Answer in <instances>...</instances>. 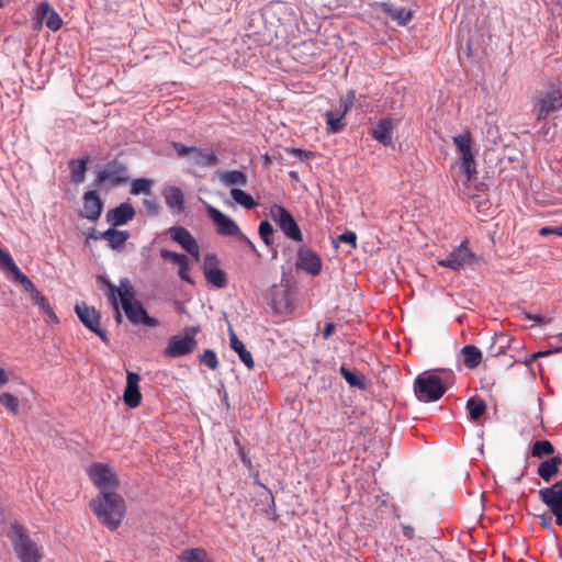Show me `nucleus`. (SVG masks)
<instances>
[{"instance_id": "50", "label": "nucleus", "mask_w": 562, "mask_h": 562, "mask_svg": "<svg viewBox=\"0 0 562 562\" xmlns=\"http://www.w3.org/2000/svg\"><path fill=\"white\" fill-rule=\"evenodd\" d=\"M189 271H190V265H189V260L187 259L183 263H181L179 266V270H178L179 278L186 282H191Z\"/></svg>"}, {"instance_id": "1", "label": "nucleus", "mask_w": 562, "mask_h": 562, "mask_svg": "<svg viewBox=\"0 0 562 562\" xmlns=\"http://www.w3.org/2000/svg\"><path fill=\"white\" fill-rule=\"evenodd\" d=\"M105 284L108 288L106 296L115 310V318L117 323L122 321V315L119 310L116 294L120 297V302L126 317L132 324H143L148 327H156L158 325V321L147 314L142 303L134 301L135 293L128 279H122L119 288L109 281H106Z\"/></svg>"}, {"instance_id": "46", "label": "nucleus", "mask_w": 562, "mask_h": 562, "mask_svg": "<svg viewBox=\"0 0 562 562\" xmlns=\"http://www.w3.org/2000/svg\"><path fill=\"white\" fill-rule=\"evenodd\" d=\"M201 362L211 370L218 368V360L216 353L212 349H206L201 356Z\"/></svg>"}, {"instance_id": "60", "label": "nucleus", "mask_w": 562, "mask_h": 562, "mask_svg": "<svg viewBox=\"0 0 562 562\" xmlns=\"http://www.w3.org/2000/svg\"><path fill=\"white\" fill-rule=\"evenodd\" d=\"M292 153L295 155H301L303 151L301 149L293 148Z\"/></svg>"}, {"instance_id": "48", "label": "nucleus", "mask_w": 562, "mask_h": 562, "mask_svg": "<svg viewBox=\"0 0 562 562\" xmlns=\"http://www.w3.org/2000/svg\"><path fill=\"white\" fill-rule=\"evenodd\" d=\"M171 145L179 157H186L190 154H193V150L195 147V146H186L180 142H172Z\"/></svg>"}, {"instance_id": "31", "label": "nucleus", "mask_w": 562, "mask_h": 562, "mask_svg": "<svg viewBox=\"0 0 562 562\" xmlns=\"http://www.w3.org/2000/svg\"><path fill=\"white\" fill-rule=\"evenodd\" d=\"M471 420H479L486 412V403L479 396H472L467 401L465 405Z\"/></svg>"}, {"instance_id": "34", "label": "nucleus", "mask_w": 562, "mask_h": 562, "mask_svg": "<svg viewBox=\"0 0 562 562\" xmlns=\"http://www.w3.org/2000/svg\"><path fill=\"white\" fill-rule=\"evenodd\" d=\"M346 115H342L341 112L334 113L333 111H327L325 113L326 117V128L329 133H339L341 132L346 123L344 122Z\"/></svg>"}, {"instance_id": "10", "label": "nucleus", "mask_w": 562, "mask_h": 562, "mask_svg": "<svg viewBox=\"0 0 562 562\" xmlns=\"http://www.w3.org/2000/svg\"><path fill=\"white\" fill-rule=\"evenodd\" d=\"M127 168L119 160H112L97 173L98 183H106L110 187L124 184L128 181Z\"/></svg>"}, {"instance_id": "49", "label": "nucleus", "mask_w": 562, "mask_h": 562, "mask_svg": "<svg viewBox=\"0 0 562 562\" xmlns=\"http://www.w3.org/2000/svg\"><path fill=\"white\" fill-rule=\"evenodd\" d=\"M339 240L349 244L352 248L357 247V235L355 232H345L339 236Z\"/></svg>"}, {"instance_id": "45", "label": "nucleus", "mask_w": 562, "mask_h": 562, "mask_svg": "<svg viewBox=\"0 0 562 562\" xmlns=\"http://www.w3.org/2000/svg\"><path fill=\"white\" fill-rule=\"evenodd\" d=\"M356 99V93L353 90H349L347 91L346 94L341 95L340 100H339V105H340V109H341V113L342 115H346L350 109L352 108L353 105V101Z\"/></svg>"}, {"instance_id": "5", "label": "nucleus", "mask_w": 562, "mask_h": 562, "mask_svg": "<svg viewBox=\"0 0 562 562\" xmlns=\"http://www.w3.org/2000/svg\"><path fill=\"white\" fill-rule=\"evenodd\" d=\"M562 109V90L551 86L548 91L541 92L533 104L537 121H544L552 112Z\"/></svg>"}, {"instance_id": "26", "label": "nucleus", "mask_w": 562, "mask_h": 562, "mask_svg": "<svg viewBox=\"0 0 562 562\" xmlns=\"http://www.w3.org/2000/svg\"><path fill=\"white\" fill-rule=\"evenodd\" d=\"M562 463V457L554 456L543 462H541L538 467V475L544 481L549 482L554 475L559 472V467Z\"/></svg>"}, {"instance_id": "2", "label": "nucleus", "mask_w": 562, "mask_h": 562, "mask_svg": "<svg viewBox=\"0 0 562 562\" xmlns=\"http://www.w3.org/2000/svg\"><path fill=\"white\" fill-rule=\"evenodd\" d=\"M89 505L99 521L110 530H115L125 516L124 498L116 492L99 493Z\"/></svg>"}, {"instance_id": "39", "label": "nucleus", "mask_w": 562, "mask_h": 562, "mask_svg": "<svg viewBox=\"0 0 562 562\" xmlns=\"http://www.w3.org/2000/svg\"><path fill=\"white\" fill-rule=\"evenodd\" d=\"M461 166L469 181H472L476 178L477 171L473 154L465 157H461Z\"/></svg>"}, {"instance_id": "23", "label": "nucleus", "mask_w": 562, "mask_h": 562, "mask_svg": "<svg viewBox=\"0 0 562 562\" xmlns=\"http://www.w3.org/2000/svg\"><path fill=\"white\" fill-rule=\"evenodd\" d=\"M380 9L400 25H406L413 18L412 11L404 7H395L390 2H381Z\"/></svg>"}, {"instance_id": "58", "label": "nucleus", "mask_w": 562, "mask_h": 562, "mask_svg": "<svg viewBox=\"0 0 562 562\" xmlns=\"http://www.w3.org/2000/svg\"><path fill=\"white\" fill-rule=\"evenodd\" d=\"M403 535L408 539H413L414 538V528L412 526L404 525L403 526Z\"/></svg>"}, {"instance_id": "30", "label": "nucleus", "mask_w": 562, "mask_h": 562, "mask_svg": "<svg viewBox=\"0 0 562 562\" xmlns=\"http://www.w3.org/2000/svg\"><path fill=\"white\" fill-rule=\"evenodd\" d=\"M461 353L463 357V363L469 369H475L482 361L481 350L473 345L464 346L461 349Z\"/></svg>"}, {"instance_id": "19", "label": "nucleus", "mask_w": 562, "mask_h": 562, "mask_svg": "<svg viewBox=\"0 0 562 562\" xmlns=\"http://www.w3.org/2000/svg\"><path fill=\"white\" fill-rule=\"evenodd\" d=\"M135 210L130 203H122L108 211L105 218L112 226H121L133 220Z\"/></svg>"}, {"instance_id": "47", "label": "nucleus", "mask_w": 562, "mask_h": 562, "mask_svg": "<svg viewBox=\"0 0 562 562\" xmlns=\"http://www.w3.org/2000/svg\"><path fill=\"white\" fill-rule=\"evenodd\" d=\"M38 307L41 308V311L47 315L48 317V322H52V323H58V317L57 315L55 314L54 310L52 308V306L49 305L48 303V300L44 296L42 297L41 301L37 302Z\"/></svg>"}, {"instance_id": "56", "label": "nucleus", "mask_w": 562, "mask_h": 562, "mask_svg": "<svg viewBox=\"0 0 562 562\" xmlns=\"http://www.w3.org/2000/svg\"><path fill=\"white\" fill-rule=\"evenodd\" d=\"M10 378L7 371L0 367V387L4 386L9 382Z\"/></svg>"}, {"instance_id": "3", "label": "nucleus", "mask_w": 562, "mask_h": 562, "mask_svg": "<svg viewBox=\"0 0 562 562\" xmlns=\"http://www.w3.org/2000/svg\"><path fill=\"white\" fill-rule=\"evenodd\" d=\"M9 538L21 562H40L42 560L40 547L30 538L23 526L13 524L10 528Z\"/></svg>"}, {"instance_id": "40", "label": "nucleus", "mask_w": 562, "mask_h": 562, "mask_svg": "<svg viewBox=\"0 0 562 562\" xmlns=\"http://www.w3.org/2000/svg\"><path fill=\"white\" fill-rule=\"evenodd\" d=\"M0 404L7 407L14 415L19 413L20 402L18 397L11 393H1Z\"/></svg>"}, {"instance_id": "6", "label": "nucleus", "mask_w": 562, "mask_h": 562, "mask_svg": "<svg viewBox=\"0 0 562 562\" xmlns=\"http://www.w3.org/2000/svg\"><path fill=\"white\" fill-rule=\"evenodd\" d=\"M199 331V327H187L184 329L183 336H172L169 339L168 346L166 347L164 355L167 357L176 358L192 352L196 345L195 336Z\"/></svg>"}, {"instance_id": "61", "label": "nucleus", "mask_w": 562, "mask_h": 562, "mask_svg": "<svg viewBox=\"0 0 562 562\" xmlns=\"http://www.w3.org/2000/svg\"><path fill=\"white\" fill-rule=\"evenodd\" d=\"M9 0H0V9H2Z\"/></svg>"}, {"instance_id": "11", "label": "nucleus", "mask_w": 562, "mask_h": 562, "mask_svg": "<svg viewBox=\"0 0 562 562\" xmlns=\"http://www.w3.org/2000/svg\"><path fill=\"white\" fill-rule=\"evenodd\" d=\"M538 495L554 515L557 524L562 525V480L539 490Z\"/></svg>"}, {"instance_id": "52", "label": "nucleus", "mask_w": 562, "mask_h": 562, "mask_svg": "<svg viewBox=\"0 0 562 562\" xmlns=\"http://www.w3.org/2000/svg\"><path fill=\"white\" fill-rule=\"evenodd\" d=\"M239 240H243L246 243V245L248 246L249 250L251 252H254L255 255H257L258 257L260 256L259 251L257 250L256 246L254 245V243L241 232L240 235L237 237Z\"/></svg>"}, {"instance_id": "14", "label": "nucleus", "mask_w": 562, "mask_h": 562, "mask_svg": "<svg viewBox=\"0 0 562 562\" xmlns=\"http://www.w3.org/2000/svg\"><path fill=\"white\" fill-rule=\"evenodd\" d=\"M75 311L87 328L95 333L103 341H106L105 331L100 325V314L94 307L88 306L86 303H80L75 306Z\"/></svg>"}, {"instance_id": "57", "label": "nucleus", "mask_w": 562, "mask_h": 562, "mask_svg": "<svg viewBox=\"0 0 562 562\" xmlns=\"http://www.w3.org/2000/svg\"><path fill=\"white\" fill-rule=\"evenodd\" d=\"M30 296L34 304H37V302L41 301L42 297H44V295L36 288L30 292Z\"/></svg>"}, {"instance_id": "17", "label": "nucleus", "mask_w": 562, "mask_h": 562, "mask_svg": "<svg viewBox=\"0 0 562 562\" xmlns=\"http://www.w3.org/2000/svg\"><path fill=\"white\" fill-rule=\"evenodd\" d=\"M171 238L180 244L182 248L188 251L191 256L199 260L200 249L196 240L191 233L182 226H173L170 228Z\"/></svg>"}, {"instance_id": "54", "label": "nucleus", "mask_w": 562, "mask_h": 562, "mask_svg": "<svg viewBox=\"0 0 562 562\" xmlns=\"http://www.w3.org/2000/svg\"><path fill=\"white\" fill-rule=\"evenodd\" d=\"M559 351H560V348H557L554 350L550 349V350L538 351L531 356V360H535L540 357H547V356H550V355H552L554 352H559Z\"/></svg>"}, {"instance_id": "9", "label": "nucleus", "mask_w": 562, "mask_h": 562, "mask_svg": "<svg viewBox=\"0 0 562 562\" xmlns=\"http://www.w3.org/2000/svg\"><path fill=\"white\" fill-rule=\"evenodd\" d=\"M88 475L100 493L115 492L119 487L117 475L106 464L93 463L88 470Z\"/></svg>"}, {"instance_id": "8", "label": "nucleus", "mask_w": 562, "mask_h": 562, "mask_svg": "<svg viewBox=\"0 0 562 562\" xmlns=\"http://www.w3.org/2000/svg\"><path fill=\"white\" fill-rule=\"evenodd\" d=\"M270 217L278 224L286 237L294 241H302V232L292 214L282 205L273 204L270 207Z\"/></svg>"}, {"instance_id": "43", "label": "nucleus", "mask_w": 562, "mask_h": 562, "mask_svg": "<svg viewBox=\"0 0 562 562\" xmlns=\"http://www.w3.org/2000/svg\"><path fill=\"white\" fill-rule=\"evenodd\" d=\"M159 254L164 260L177 265L178 267L188 259L186 255L178 254L168 249H161Z\"/></svg>"}, {"instance_id": "25", "label": "nucleus", "mask_w": 562, "mask_h": 562, "mask_svg": "<svg viewBox=\"0 0 562 562\" xmlns=\"http://www.w3.org/2000/svg\"><path fill=\"white\" fill-rule=\"evenodd\" d=\"M177 560L179 562H214L206 550L201 547L183 549Z\"/></svg>"}, {"instance_id": "15", "label": "nucleus", "mask_w": 562, "mask_h": 562, "mask_svg": "<svg viewBox=\"0 0 562 562\" xmlns=\"http://www.w3.org/2000/svg\"><path fill=\"white\" fill-rule=\"evenodd\" d=\"M296 267L312 276H318L322 271V259L312 249L302 247L297 251Z\"/></svg>"}, {"instance_id": "16", "label": "nucleus", "mask_w": 562, "mask_h": 562, "mask_svg": "<svg viewBox=\"0 0 562 562\" xmlns=\"http://www.w3.org/2000/svg\"><path fill=\"white\" fill-rule=\"evenodd\" d=\"M140 376L136 372L127 371L126 386L123 393L124 403L131 407L136 408L140 405L142 394L139 391Z\"/></svg>"}, {"instance_id": "51", "label": "nucleus", "mask_w": 562, "mask_h": 562, "mask_svg": "<svg viewBox=\"0 0 562 562\" xmlns=\"http://www.w3.org/2000/svg\"><path fill=\"white\" fill-rule=\"evenodd\" d=\"M539 234L541 236H549V235H558V236H562V225L561 226H544V227H541L540 231H539Z\"/></svg>"}, {"instance_id": "42", "label": "nucleus", "mask_w": 562, "mask_h": 562, "mask_svg": "<svg viewBox=\"0 0 562 562\" xmlns=\"http://www.w3.org/2000/svg\"><path fill=\"white\" fill-rule=\"evenodd\" d=\"M258 232L260 238L267 246L272 245L273 241L271 239V236L273 235L274 231L272 225L268 221L260 222Z\"/></svg>"}, {"instance_id": "36", "label": "nucleus", "mask_w": 562, "mask_h": 562, "mask_svg": "<svg viewBox=\"0 0 562 562\" xmlns=\"http://www.w3.org/2000/svg\"><path fill=\"white\" fill-rule=\"evenodd\" d=\"M87 164H88L87 158L69 161L70 176H71V180L74 182L80 183L83 181L85 173L87 170Z\"/></svg>"}, {"instance_id": "41", "label": "nucleus", "mask_w": 562, "mask_h": 562, "mask_svg": "<svg viewBox=\"0 0 562 562\" xmlns=\"http://www.w3.org/2000/svg\"><path fill=\"white\" fill-rule=\"evenodd\" d=\"M151 181L148 179L139 178L135 179L132 182L131 193L134 195L137 194H148L150 192Z\"/></svg>"}, {"instance_id": "7", "label": "nucleus", "mask_w": 562, "mask_h": 562, "mask_svg": "<svg viewBox=\"0 0 562 562\" xmlns=\"http://www.w3.org/2000/svg\"><path fill=\"white\" fill-rule=\"evenodd\" d=\"M476 260V255L469 248V240H463L447 257L437 259L440 267L459 271Z\"/></svg>"}, {"instance_id": "18", "label": "nucleus", "mask_w": 562, "mask_h": 562, "mask_svg": "<svg viewBox=\"0 0 562 562\" xmlns=\"http://www.w3.org/2000/svg\"><path fill=\"white\" fill-rule=\"evenodd\" d=\"M0 268L11 271L14 280L19 282L26 292L30 293L36 288L35 284L21 272L8 251L0 259Z\"/></svg>"}, {"instance_id": "22", "label": "nucleus", "mask_w": 562, "mask_h": 562, "mask_svg": "<svg viewBox=\"0 0 562 562\" xmlns=\"http://www.w3.org/2000/svg\"><path fill=\"white\" fill-rule=\"evenodd\" d=\"M167 206L172 213L180 214L184 210V194L178 187H167L162 191Z\"/></svg>"}, {"instance_id": "55", "label": "nucleus", "mask_w": 562, "mask_h": 562, "mask_svg": "<svg viewBox=\"0 0 562 562\" xmlns=\"http://www.w3.org/2000/svg\"><path fill=\"white\" fill-rule=\"evenodd\" d=\"M335 325L333 323H327L323 330V337L326 339L329 338L333 335Z\"/></svg>"}, {"instance_id": "35", "label": "nucleus", "mask_w": 562, "mask_h": 562, "mask_svg": "<svg viewBox=\"0 0 562 562\" xmlns=\"http://www.w3.org/2000/svg\"><path fill=\"white\" fill-rule=\"evenodd\" d=\"M50 3L48 1H42L35 8L34 13L32 15L33 21L35 22L34 29L41 30L44 24H46V19L50 11Z\"/></svg>"}, {"instance_id": "37", "label": "nucleus", "mask_w": 562, "mask_h": 562, "mask_svg": "<svg viewBox=\"0 0 562 562\" xmlns=\"http://www.w3.org/2000/svg\"><path fill=\"white\" fill-rule=\"evenodd\" d=\"M231 196L237 204L244 206L247 210H251L257 205L252 196L240 189L233 188L231 190Z\"/></svg>"}, {"instance_id": "38", "label": "nucleus", "mask_w": 562, "mask_h": 562, "mask_svg": "<svg viewBox=\"0 0 562 562\" xmlns=\"http://www.w3.org/2000/svg\"><path fill=\"white\" fill-rule=\"evenodd\" d=\"M554 452V447L549 440H538L533 443L531 449V456L535 458H543Z\"/></svg>"}, {"instance_id": "12", "label": "nucleus", "mask_w": 562, "mask_h": 562, "mask_svg": "<svg viewBox=\"0 0 562 562\" xmlns=\"http://www.w3.org/2000/svg\"><path fill=\"white\" fill-rule=\"evenodd\" d=\"M206 213L216 226V232L222 236H236L238 237L241 233L237 223L228 215L222 213L220 210L211 204L205 206Z\"/></svg>"}, {"instance_id": "32", "label": "nucleus", "mask_w": 562, "mask_h": 562, "mask_svg": "<svg viewBox=\"0 0 562 562\" xmlns=\"http://www.w3.org/2000/svg\"><path fill=\"white\" fill-rule=\"evenodd\" d=\"M339 372L350 386L362 391L367 389L366 375L363 373L353 372L345 366L340 367Z\"/></svg>"}, {"instance_id": "29", "label": "nucleus", "mask_w": 562, "mask_h": 562, "mask_svg": "<svg viewBox=\"0 0 562 562\" xmlns=\"http://www.w3.org/2000/svg\"><path fill=\"white\" fill-rule=\"evenodd\" d=\"M453 144L456 145L461 157L472 155V137L469 130H464L461 134L452 137Z\"/></svg>"}, {"instance_id": "27", "label": "nucleus", "mask_w": 562, "mask_h": 562, "mask_svg": "<svg viewBox=\"0 0 562 562\" xmlns=\"http://www.w3.org/2000/svg\"><path fill=\"white\" fill-rule=\"evenodd\" d=\"M231 347L232 349L238 353L240 361L248 368L252 369L255 366L252 356L250 351H248L245 345L237 338L234 330L229 331Z\"/></svg>"}, {"instance_id": "53", "label": "nucleus", "mask_w": 562, "mask_h": 562, "mask_svg": "<svg viewBox=\"0 0 562 562\" xmlns=\"http://www.w3.org/2000/svg\"><path fill=\"white\" fill-rule=\"evenodd\" d=\"M239 457H240V460L243 462V464L251 470L252 469V462L250 460V458L245 453V451L243 449L239 450Z\"/></svg>"}, {"instance_id": "21", "label": "nucleus", "mask_w": 562, "mask_h": 562, "mask_svg": "<svg viewBox=\"0 0 562 562\" xmlns=\"http://www.w3.org/2000/svg\"><path fill=\"white\" fill-rule=\"evenodd\" d=\"M102 201L95 191H88L83 195V214L82 216L95 221L99 218L102 212Z\"/></svg>"}, {"instance_id": "63", "label": "nucleus", "mask_w": 562, "mask_h": 562, "mask_svg": "<svg viewBox=\"0 0 562 562\" xmlns=\"http://www.w3.org/2000/svg\"><path fill=\"white\" fill-rule=\"evenodd\" d=\"M502 352V348L495 352V356H498Z\"/></svg>"}, {"instance_id": "13", "label": "nucleus", "mask_w": 562, "mask_h": 562, "mask_svg": "<svg viewBox=\"0 0 562 562\" xmlns=\"http://www.w3.org/2000/svg\"><path fill=\"white\" fill-rule=\"evenodd\" d=\"M221 263L215 254H206L203 261V274L207 283L217 289L227 285L226 273L221 269Z\"/></svg>"}, {"instance_id": "20", "label": "nucleus", "mask_w": 562, "mask_h": 562, "mask_svg": "<svg viewBox=\"0 0 562 562\" xmlns=\"http://www.w3.org/2000/svg\"><path fill=\"white\" fill-rule=\"evenodd\" d=\"M396 122L390 117L382 119L372 130L371 135L380 144L387 146L392 144L393 131L396 127Z\"/></svg>"}, {"instance_id": "28", "label": "nucleus", "mask_w": 562, "mask_h": 562, "mask_svg": "<svg viewBox=\"0 0 562 562\" xmlns=\"http://www.w3.org/2000/svg\"><path fill=\"white\" fill-rule=\"evenodd\" d=\"M192 164L200 167H213L217 165L218 159L214 151L194 147Z\"/></svg>"}, {"instance_id": "24", "label": "nucleus", "mask_w": 562, "mask_h": 562, "mask_svg": "<svg viewBox=\"0 0 562 562\" xmlns=\"http://www.w3.org/2000/svg\"><path fill=\"white\" fill-rule=\"evenodd\" d=\"M100 238L106 240L112 249L121 250L130 238V233L127 231L109 228L100 234Z\"/></svg>"}, {"instance_id": "62", "label": "nucleus", "mask_w": 562, "mask_h": 562, "mask_svg": "<svg viewBox=\"0 0 562 562\" xmlns=\"http://www.w3.org/2000/svg\"><path fill=\"white\" fill-rule=\"evenodd\" d=\"M282 292H283V295H284V296H288V294H289V293H288V291H286V290H283Z\"/></svg>"}, {"instance_id": "33", "label": "nucleus", "mask_w": 562, "mask_h": 562, "mask_svg": "<svg viewBox=\"0 0 562 562\" xmlns=\"http://www.w3.org/2000/svg\"><path fill=\"white\" fill-rule=\"evenodd\" d=\"M224 186H246L247 176L239 170H227L218 176Z\"/></svg>"}, {"instance_id": "59", "label": "nucleus", "mask_w": 562, "mask_h": 562, "mask_svg": "<svg viewBox=\"0 0 562 562\" xmlns=\"http://www.w3.org/2000/svg\"><path fill=\"white\" fill-rule=\"evenodd\" d=\"M527 317H528L529 319H533V321H536L537 323H543V322H544L543 317H542V316H540V315H536V316L528 315Z\"/></svg>"}, {"instance_id": "44", "label": "nucleus", "mask_w": 562, "mask_h": 562, "mask_svg": "<svg viewBox=\"0 0 562 562\" xmlns=\"http://www.w3.org/2000/svg\"><path fill=\"white\" fill-rule=\"evenodd\" d=\"M45 25L53 32L60 30L63 26V19L53 7H50V11L46 19Z\"/></svg>"}, {"instance_id": "4", "label": "nucleus", "mask_w": 562, "mask_h": 562, "mask_svg": "<svg viewBox=\"0 0 562 562\" xmlns=\"http://www.w3.org/2000/svg\"><path fill=\"white\" fill-rule=\"evenodd\" d=\"M447 387L442 379L434 373L424 372L415 379L414 393L418 401L429 403L440 400Z\"/></svg>"}]
</instances>
